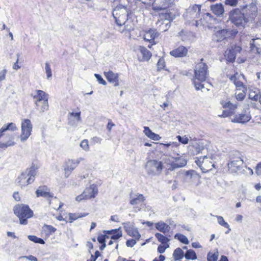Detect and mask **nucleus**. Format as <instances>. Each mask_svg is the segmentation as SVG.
<instances>
[{
  "label": "nucleus",
  "instance_id": "1",
  "mask_svg": "<svg viewBox=\"0 0 261 261\" xmlns=\"http://www.w3.org/2000/svg\"><path fill=\"white\" fill-rule=\"evenodd\" d=\"M129 11V10L122 5L117 6L113 10V16L117 24L119 26H124V29L121 31L122 32L125 30L130 31L133 29L131 24L128 23H126Z\"/></svg>",
  "mask_w": 261,
  "mask_h": 261
},
{
  "label": "nucleus",
  "instance_id": "2",
  "mask_svg": "<svg viewBox=\"0 0 261 261\" xmlns=\"http://www.w3.org/2000/svg\"><path fill=\"white\" fill-rule=\"evenodd\" d=\"M195 76L193 82L196 90L204 88L202 83L206 80L208 75L207 67L206 64L200 62L198 63L195 69Z\"/></svg>",
  "mask_w": 261,
  "mask_h": 261
},
{
  "label": "nucleus",
  "instance_id": "3",
  "mask_svg": "<svg viewBox=\"0 0 261 261\" xmlns=\"http://www.w3.org/2000/svg\"><path fill=\"white\" fill-rule=\"evenodd\" d=\"M228 20L239 28H244L248 23L244 13L239 9H234L229 12Z\"/></svg>",
  "mask_w": 261,
  "mask_h": 261
},
{
  "label": "nucleus",
  "instance_id": "4",
  "mask_svg": "<svg viewBox=\"0 0 261 261\" xmlns=\"http://www.w3.org/2000/svg\"><path fill=\"white\" fill-rule=\"evenodd\" d=\"M14 213L19 219V223L22 225L28 223V219L33 216V211L27 205L17 204L14 207Z\"/></svg>",
  "mask_w": 261,
  "mask_h": 261
},
{
  "label": "nucleus",
  "instance_id": "5",
  "mask_svg": "<svg viewBox=\"0 0 261 261\" xmlns=\"http://www.w3.org/2000/svg\"><path fill=\"white\" fill-rule=\"evenodd\" d=\"M36 174V171L34 168L26 170L18 177V185L23 188L31 184L34 180Z\"/></svg>",
  "mask_w": 261,
  "mask_h": 261
},
{
  "label": "nucleus",
  "instance_id": "6",
  "mask_svg": "<svg viewBox=\"0 0 261 261\" xmlns=\"http://www.w3.org/2000/svg\"><path fill=\"white\" fill-rule=\"evenodd\" d=\"M195 163L203 172H207L212 170L214 167L212 155H206L197 158Z\"/></svg>",
  "mask_w": 261,
  "mask_h": 261
},
{
  "label": "nucleus",
  "instance_id": "7",
  "mask_svg": "<svg viewBox=\"0 0 261 261\" xmlns=\"http://www.w3.org/2000/svg\"><path fill=\"white\" fill-rule=\"evenodd\" d=\"M145 198L141 194H130L129 203L134 206V212H138L144 208Z\"/></svg>",
  "mask_w": 261,
  "mask_h": 261
},
{
  "label": "nucleus",
  "instance_id": "8",
  "mask_svg": "<svg viewBox=\"0 0 261 261\" xmlns=\"http://www.w3.org/2000/svg\"><path fill=\"white\" fill-rule=\"evenodd\" d=\"M145 169L149 175H158L163 169L162 162L155 160H149L146 164Z\"/></svg>",
  "mask_w": 261,
  "mask_h": 261
},
{
  "label": "nucleus",
  "instance_id": "9",
  "mask_svg": "<svg viewBox=\"0 0 261 261\" xmlns=\"http://www.w3.org/2000/svg\"><path fill=\"white\" fill-rule=\"evenodd\" d=\"M244 163V161L239 152L236 153V156L231 158L227 163L229 171L231 173H236L240 170Z\"/></svg>",
  "mask_w": 261,
  "mask_h": 261
},
{
  "label": "nucleus",
  "instance_id": "10",
  "mask_svg": "<svg viewBox=\"0 0 261 261\" xmlns=\"http://www.w3.org/2000/svg\"><path fill=\"white\" fill-rule=\"evenodd\" d=\"M159 17L158 24H159L160 30L165 32L169 28L170 21L173 19V15L169 13H162L160 14Z\"/></svg>",
  "mask_w": 261,
  "mask_h": 261
},
{
  "label": "nucleus",
  "instance_id": "11",
  "mask_svg": "<svg viewBox=\"0 0 261 261\" xmlns=\"http://www.w3.org/2000/svg\"><path fill=\"white\" fill-rule=\"evenodd\" d=\"M21 133L20 136L21 141L24 142L27 140L31 134L33 125L31 120L25 119L22 120L21 125Z\"/></svg>",
  "mask_w": 261,
  "mask_h": 261
},
{
  "label": "nucleus",
  "instance_id": "12",
  "mask_svg": "<svg viewBox=\"0 0 261 261\" xmlns=\"http://www.w3.org/2000/svg\"><path fill=\"white\" fill-rule=\"evenodd\" d=\"M98 189L96 185L93 184L89 187L86 188L84 192L76 197V200L80 202L82 200H86L95 197L97 194Z\"/></svg>",
  "mask_w": 261,
  "mask_h": 261
},
{
  "label": "nucleus",
  "instance_id": "13",
  "mask_svg": "<svg viewBox=\"0 0 261 261\" xmlns=\"http://www.w3.org/2000/svg\"><path fill=\"white\" fill-rule=\"evenodd\" d=\"M242 11L244 13L246 18H248L247 22L252 21L257 16V8L256 6L252 3L249 5L243 6Z\"/></svg>",
  "mask_w": 261,
  "mask_h": 261
},
{
  "label": "nucleus",
  "instance_id": "14",
  "mask_svg": "<svg viewBox=\"0 0 261 261\" xmlns=\"http://www.w3.org/2000/svg\"><path fill=\"white\" fill-rule=\"evenodd\" d=\"M122 225L128 235L138 240L140 239L141 234L139 232L138 229L135 227L134 223L126 222L123 223Z\"/></svg>",
  "mask_w": 261,
  "mask_h": 261
},
{
  "label": "nucleus",
  "instance_id": "15",
  "mask_svg": "<svg viewBox=\"0 0 261 261\" xmlns=\"http://www.w3.org/2000/svg\"><path fill=\"white\" fill-rule=\"evenodd\" d=\"M84 160L82 158H80L75 160H69L66 164V167L64 168L65 176L68 177L71 172L78 166L80 163Z\"/></svg>",
  "mask_w": 261,
  "mask_h": 261
},
{
  "label": "nucleus",
  "instance_id": "16",
  "mask_svg": "<svg viewBox=\"0 0 261 261\" xmlns=\"http://www.w3.org/2000/svg\"><path fill=\"white\" fill-rule=\"evenodd\" d=\"M103 73L108 81L113 84L115 87H117L119 85V73H114L112 70L105 71Z\"/></svg>",
  "mask_w": 261,
  "mask_h": 261
},
{
  "label": "nucleus",
  "instance_id": "17",
  "mask_svg": "<svg viewBox=\"0 0 261 261\" xmlns=\"http://www.w3.org/2000/svg\"><path fill=\"white\" fill-rule=\"evenodd\" d=\"M251 115L249 112L245 111L244 113L237 114L234 116L231 121L234 123H245L251 119Z\"/></svg>",
  "mask_w": 261,
  "mask_h": 261
},
{
  "label": "nucleus",
  "instance_id": "18",
  "mask_svg": "<svg viewBox=\"0 0 261 261\" xmlns=\"http://www.w3.org/2000/svg\"><path fill=\"white\" fill-rule=\"evenodd\" d=\"M34 100V103L48 99V94L44 91L41 90H36L32 94Z\"/></svg>",
  "mask_w": 261,
  "mask_h": 261
},
{
  "label": "nucleus",
  "instance_id": "19",
  "mask_svg": "<svg viewBox=\"0 0 261 261\" xmlns=\"http://www.w3.org/2000/svg\"><path fill=\"white\" fill-rule=\"evenodd\" d=\"M242 79H244V76L238 73H236L229 77L230 80L233 82L236 87L239 88V90H241V88H242L243 89H246L242 81L241 80Z\"/></svg>",
  "mask_w": 261,
  "mask_h": 261
},
{
  "label": "nucleus",
  "instance_id": "20",
  "mask_svg": "<svg viewBox=\"0 0 261 261\" xmlns=\"http://www.w3.org/2000/svg\"><path fill=\"white\" fill-rule=\"evenodd\" d=\"M186 180L191 182H195L200 180V176L194 170L187 171L185 173Z\"/></svg>",
  "mask_w": 261,
  "mask_h": 261
},
{
  "label": "nucleus",
  "instance_id": "21",
  "mask_svg": "<svg viewBox=\"0 0 261 261\" xmlns=\"http://www.w3.org/2000/svg\"><path fill=\"white\" fill-rule=\"evenodd\" d=\"M188 49L183 46H180L177 48L170 51L171 56L175 57H183L186 56L188 54Z\"/></svg>",
  "mask_w": 261,
  "mask_h": 261
},
{
  "label": "nucleus",
  "instance_id": "22",
  "mask_svg": "<svg viewBox=\"0 0 261 261\" xmlns=\"http://www.w3.org/2000/svg\"><path fill=\"white\" fill-rule=\"evenodd\" d=\"M201 7V5L196 4L189 7L188 11L190 14L191 18L195 19L199 17Z\"/></svg>",
  "mask_w": 261,
  "mask_h": 261
},
{
  "label": "nucleus",
  "instance_id": "23",
  "mask_svg": "<svg viewBox=\"0 0 261 261\" xmlns=\"http://www.w3.org/2000/svg\"><path fill=\"white\" fill-rule=\"evenodd\" d=\"M174 164H172V169L184 167L187 165V161L182 156H179L173 158Z\"/></svg>",
  "mask_w": 261,
  "mask_h": 261
},
{
  "label": "nucleus",
  "instance_id": "24",
  "mask_svg": "<svg viewBox=\"0 0 261 261\" xmlns=\"http://www.w3.org/2000/svg\"><path fill=\"white\" fill-rule=\"evenodd\" d=\"M158 35L159 33L155 30L150 29L148 31L145 32L144 35V39L147 41L154 43V40Z\"/></svg>",
  "mask_w": 261,
  "mask_h": 261
},
{
  "label": "nucleus",
  "instance_id": "25",
  "mask_svg": "<svg viewBox=\"0 0 261 261\" xmlns=\"http://www.w3.org/2000/svg\"><path fill=\"white\" fill-rule=\"evenodd\" d=\"M210 9L212 12L217 16H221L224 13L223 5L221 3L211 5Z\"/></svg>",
  "mask_w": 261,
  "mask_h": 261
},
{
  "label": "nucleus",
  "instance_id": "26",
  "mask_svg": "<svg viewBox=\"0 0 261 261\" xmlns=\"http://www.w3.org/2000/svg\"><path fill=\"white\" fill-rule=\"evenodd\" d=\"M37 197H43L45 198H53V194L49 192V190L46 187H39L36 191Z\"/></svg>",
  "mask_w": 261,
  "mask_h": 261
},
{
  "label": "nucleus",
  "instance_id": "27",
  "mask_svg": "<svg viewBox=\"0 0 261 261\" xmlns=\"http://www.w3.org/2000/svg\"><path fill=\"white\" fill-rule=\"evenodd\" d=\"M201 23L203 25L211 24L214 23L216 21V18L210 13H204L201 19Z\"/></svg>",
  "mask_w": 261,
  "mask_h": 261
},
{
  "label": "nucleus",
  "instance_id": "28",
  "mask_svg": "<svg viewBox=\"0 0 261 261\" xmlns=\"http://www.w3.org/2000/svg\"><path fill=\"white\" fill-rule=\"evenodd\" d=\"M250 48L253 51L260 53L261 51V39H253L250 42Z\"/></svg>",
  "mask_w": 261,
  "mask_h": 261
},
{
  "label": "nucleus",
  "instance_id": "29",
  "mask_svg": "<svg viewBox=\"0 0 261 261\" xmlns=\"http://www.w3.org/2000/svg\"><path fill=\"white\" fill-rule=\"evenodd\" d=\"M155 226L156 229L164 233L168 232L170 229V226L163 221L156 223Z\"/></svg>",
  "mask_w": 261,
  "mask_h": 261
},
{
  "label": "nucleus",
  "instance_id": "30",
  "mask_svg": "<svg viewBox=\"0 0 261 261\" xmlns=\"http://www.w3.org/2000/svg\"><path fill=\"white\" fill-rule=\"evenodd\" d=\"M227 31L225 29L220 30L216 32L214 35V39L217 41H221L228 38L227 35Z\"/></svg>",
  "mask_w": 261,
  "mask_h": 261
},
{
  "label": "nucleus",
  "instance_id": "31",
  "mask_svg": "<svg viewBox=\"0 0 261 261\" xmlns=\"http://www.w3.org/2000/svg\"><path fill=\"white\" fill-rule=\"evenodd\" d=\"M48 99L35 103L37 109L40 112H44L48 109Z\"/></svg>",
  "mask_w": 261,
  "mask_h": 261
},
{
  "label": "nucleus",
  "instance_id": "32",
  "mask_svg": "<svg viewBox=\"0 0 261 261\" xmlns=\"http://www.w3.org/2000/svg\"><path fill=\"white\" fill-rule=\"evenodd\" d=\"M6 139L8 140L4 142L0 140V148L5 149L9 146H13L15 144L13 141V137L12 136L8 135L5 137Z\"/></svg>",
  "mask_w": 261,
  "mask_h": 261
},
{
  "label": "nucleus",
  "instance_id": "33",
  "mask_svg": "<svg viewBox=\"0 0 261 261\" xmlns=\"http://www.w3.org/2000/svg\"><path fill=\"white\" fill-rule=\"evenodd\" d=\"M17 129L15 124L13 123H10L7 125H4L0 129V139L4 136V133L7 130H11L12 131Z\"/></svg>",
  "mask_w": 261,
  "mask_h": 261
},
{
  "label": "nucleus",
  "instance_id": "34",
  "mask_svg": "<svg viewBox=\"0 0 261 261\" xmlns=\"http://www.w3.org/2000/svg\"><path fill=\"white\" fill-rule=\"evenodd\" d=\"M173 2V0H165L161 6H158L153 5L152 9L154 10H165L170 6Z\"/></svg>",
  "mask_w": 261,
  "mask_h": 261
},
{
  "label": "nucleus",
  "instance_id": "35",
  "mask_svg": "<svg viewBox=\"0 0 261 261\" xmlns=\"http://www.w3.org/2000/svg\"><path fill=\"white\" fill-rule=\"evenodd\" d=\"M139 49L141 53L144 60L148 61L150 59L152 56L151 53L145 47L140 46Z\"/></svg>",
  "mask_w": 261,
  "mask_h": 261
},
{
  "label": "nucleus",
  "instance_id": "36",
  "mask_svg": "<svg viewBox=\"0 0 261 261\" xmlns=\"http://www.w3.org/2000/svg\"><path fill=\"white\" fill-rule=\"evenodd\" d=\"M184 256V253L181 248H177L174 251L173 253V257L175 260L182 259Z\"/></svg>",
  "mask_w": 261,
  "mask_h": 261
},
{
  "label": "nucleus",
  "instance_id": "37",
  "mask_svg": "<svg viewBox=\"0 0 261 261\" xmlns=\"http://www.w3.org/2000/svg\"><path fill=\"white\" fill-rule=\"evenodd\" d=\"M225 57L228 61L232 62L234 61L236 55V53L233 51V50H231L230 49H227L225 51Z\"/></svg>",
  "mask_w": 261,
  "mask_h": 261
},
{
  "label": "nucleus",
  "instance_id": "38",
  "mask_svg": "<svg viewBox=\"0 0 261 261\" xmlns=\"http://www.w3.org/2000/svg\"><path fill=\"white\" fill-rule=\"evenodd\" d=\"M260 93L259 90L257 89H251L250 90L249 93V97L250 99L255 101L258 100L259 97V94Z\"/></svg>",
  "mask_w": 261,
  "mask_h": 261
},
{
  "label": "nucleus",
  "instance_id": "39",
  "mask_svg": "<svg viewBox=\"0 0 261 261\" xmlns=\"http://www.w3.org/2000/svg\"><path fill=\"white\" fill-rule=\"evenodd\" d=\"M173 158H174V156H168L166 155H165V156H164L163 158V160L164 161V163L169 166L168 169L170 170H174L172 169V164H174Z\"/></svg>",
  "mask_w": 261,
  "mask_h": 261
},
{
  "label": "nucleus",
  "instance_id": "40",
  "mask_svg": "<svg viewBox=\"0 0 261 261\" xmlns=\"http://www.w3.org/2000/svg\"><path fill=\"white\" fill-rule=\"evenodd\" d=\"M219 256L218 251L217 250L214 252H209L207 255V261H217Z\"/></svg>",
  "mask_w": 261,
  "mask_h": 261
},
{
  "label": "nucleus",
  "instance_id": "41",
  "mask_svg": "<svg viewBox=\"0 0 261 261\" xmlns=\"http://www.w3.org/2000/svg\"><path fill=\"white\" fill-rule=\"evenodd\" d=\"M185 256L187 259L194 260L197 258V255L195 252L193 250H188L186 254H185Z\"/></svg>",
  "mask_w": 261,
  "mask_h": 261
},
{
  "label": "nucleus",
  "instance_id": "42",
  "mask_svg": "<svg viewBox=\"0 0 261 261\" xmlns=\"http://www.w3.org/2000/svg\"><path fill=\"white\" fill-rule=\"evenodd\" d=\"M155 236L158 241L163 244H168L167 243L169 241V240L167 237H165L161 233H156Z\"/></svg>",
  "mask_w": 261,
  "mask_h": 261
},
{
  "label": "nucleus",
  "instance_id": "43",
  "mask_svg": "<svg viewBox=\"0 0 261 261\" xmlns=\"http://www.w3.org/2000/svg\"><path fill=\"white\" fill-rule=\"evenodd\" d=\"M174 238L185 244H188L189 243L188 238L184 234L177 233L175 235Z\"/></svg>",
  "mask_w": 261,
  "mask_h": 261
},
{
  "label": "nucleus",
  "instance_id": "44",
  "mask_svg": "<svg viewBox=\"0 0 261 261\" xmlns=\"http://www.w3.org/2000/svg\"><path fill=\"white\" fill-rule=\"evenodd\" d=\"M217 218L218 219V222L220 225L224 226L225 228H228V230L226 232V233H228L229 231L231 230L229 224L227 222H225L222 216H217Z\"/></svg>",
  "mask_w": 261,
  "mask_h": 261
},
{
  "label": "nucleus",
  "instance_id": "45",
  "mask_svg": "<svg viewBox=\"0 0 261 261\" xmlns=\"http://www.w3.org/2000/svg\"><path fill=\"white\" fill-rule=\"evenodd\" d=\"M28 239L36 243H39L41 244H44L45 243V242L43 240H42L41 238H38L36 236H33V235H29L28 236Z\"/></svg>",
  "mask_w": 261,
  "mask_h": 261
},
{
  "label": "nucleus",
  "instance_id": "46",
  "mask_svg": "<svg viewBox=\"0 0 261 261\" xmlns=\"http://www.w3.org/2000/svg\"><path fill=\"white\" fill-rule=\"evenodd\" d=\"M45 70L46 73L47 79H50L52 77V72L50 66L48 62L45 63Z\"/></svg>",
  "mask_w": 261,
  "mask_h": 261
},
{
  "label": "nucleus",
  "instance_id": "47",
  "mask_svg": "<svg viewBox=\"0 0 261 261\" xmlns=\"http://www.w3.org/2000/svg\"><path fill=\"white\" fill-rule=\"evenodd\" d=\"M245 90V89H243L242 91L239 92V93L237 92H236V97L238 100L242 101L244 99L246 95Z\"/></svg>",
  "mask_w": 261,
  "mask_h": 261
},
{
  "label": "nucleus",
  "instance_id": "48",
  "mask_svg": "<svg viewBox=\"0 0 261 261\" xmlns=\"http://www.w3.org/2000/svg\"><path fill=\"white\" fill-rule=\"evenodd\" d=\"M157 67L159 70L163 69L165 67V62L163 58L159 60L157 63Z\"/></svg>",
  "mask_w": 261,
  "mask_h": 261
},
{
  "label": "nucleus",
  "instance_id": "49",
  "mask_svg": "<svg viewBox=\"0 0 261 261\" xmlns=\"http://www.w3.org/2000/svg\"><path fill=\"white\" fill-rule=\"evenodd\" d=\"M80 146L84 149L85 151H88L89 147L88 145V142L87 140H83L80 143Z\"/></svg>",
  "mask_w": 261,
  "mask_h": 261
},
{
  "label": "nucleus",
  "instance_id": "50",
  "mask_svg": "<svg viewBox=\"0 0 261 261\" xmlns=\"http://www.w3.org/2000/svg\"><path fill=\"white\" fill-rule=\"evenodd\" d=\"M177 138L178 141L181 143L182 144H187L188 143L189 139L186 136H184L183 137H181L180 136H177Z\"/></svg>",
  "mask_w": 261,
  "mask_h": 261
},
{
  "label": "nucleus",
  "instance_id": "51",
  "mask_svg": "<svg viewBox=\"0 0 261 261\" xmlns=\"http://www.w3.org/2000/svg\"><path fill=\"white\" fill-rule=\"evenodd\" d=\"M226 30L227 31V37L234 36L238 33V32L237 30H234V29H233V30L226 29Z\"/></svg>",
  "mask_w": 261,
  "mask_h": 261
},
{
  "label": "nucleus",
  "instance_id": "52",
  "mask_svg": "<svg viewBox=\"0 0 261 261\" xmlns=\"http://www.w3.org/2000/svg\"><path fill=\"white\" fill-rule=\"evenodd\" d=\"M95 77L96 78L98 83L103 85H106V82L102 79L100 75L95 73L94 74Z\"/></svg>",
  "mask_w": 261,
  "mask_h": 261
},
{
  "label": "nucleus",
  "instance_id": "53",
  "mask_svg": "<svg viewBox=\"0 0 261 261\" xmlns=\"http://www.w3.org/2000/svg\"><path fill=\"white\" fill-rule=\"evenodd\" d=\"M122 236V231L119 230V231H118L117 232L114 233L112 234L111 238L112 240H118V239H119L120 238H121Z\"/></svg>",
  "mask_w": 261,
  "mask_h": 261
},
{
  "label": "nucleus",
  "instance_id": "54",
  "mask_svg": "<svg viewBox=\"0 0 261 261\" xmlns=\"http://www.w3.org/2000/svg\"><path fill=\"white\" fill-rule=\"evenodd\" d=\"M144 133L147 136L148 138H150L152 134L153 133L151 130L147 126L144 127Z\"/></svg>",
  "mask_w": 261,
  "mask_h": 261
},
{
  "label": "nucleus",
  "instance_id": "55",
  "mask_svg": "<svg viewBox=\"0 0 261 261\" xmlns=\"http://www.w3.org/2000/svg\"><path fill=\"white\" fill-rule=\"evenodd\" d=\"M169 247L168 244H164L163 245H159L158 248V250L159 253H164L165 250Z\"/></svg>",
  "mask_w": 261,
  "mask_h": 261
},
{
  "label": "nucleus",
  "instance_id": "56",
  "mask_svg": "<svg viewBox=\"0 0 261 261\" xmlns=\"http://www.w3.org/2000/svg\"><path fill=\"white\" fill-rule=\"evenodd\" d=\"M233 114V112L229 110H224L223 111L222 115H219L220 117H226Z\"/></svg>",
  "mask_w": 261,
  "mask_h": 261
},
{
  "label": "nucleus",
  "instance_id": "57",
  "mask_svg": "<svg viewBox=\"0 0 261 261\" xmlns=\"http://www.w3.org/2000/svg\"><path fill=\"white\" fill-rule=\"evenodd\" d=\"M109 237L107 235H100L97 237V241L100 244L105 243V241L107 239H109Z\"/></svg>",
  "mask_w": 261,
  "mask_h": 261
},
{
  "label": "nucleus",
  "instance_id": "58",
  "mask_svg": "<svg viewBox=\"0 0 261 261\" xmlns=\"http://www.w3.org/2000/svg\"><path fill=\"white\" fill-rule=\"evenodd\" d=\"M159 145L161 146H164L167 147H168L169 146H172V147H177L178 144L175 142H170V143H166V144L161 143L159 144Z\"/></svg>",
  "mask_w": 261,
  "mask_h": 261
},
{
  "label": "nucleus",
  "instance_id": "59",
  "mask_svg": "<svg viewBox=\"0 0 261 261\" xmlns=\"http://www.w3.org/2000/svg\"><path fill=\"white\" fill-rule=\"evenodd\" d=\"M7 73V70L5 69H4L0 71V82H2L5 79Z\"/></svg>",
  "mask_w": 261,
  "mask_h": 261
},
{
  "label": "nucleus",
  "instance_id": "60",
  "mask_svg": "<svg viewBox=\"0 0 261 261\" xmlns=\"http://www.w3.org/2000/svg\"><path fill=\"white\" fill-rule=\"evenodd\" d=\"M136 243H137V242H136V240L130 239V240H128L126 241V245L127 247H132L136 244Z\"/></svg>",
  "mask_w": 261,
  "mask_h": 261
},
{
  "label": "nucleus",
  "instance_id": "61",
  "mask_svg": "<svg viewBox=\"0 0 261 261\" xmlns=\"http://www.w3.org/2000/svg\"><path fill=\"white\" fill-rule=\"evenodd\" d=\"M238 0H225V4L231 6H236Z\"/></svg>",
  "mask_w": 261,
  "mask_h": 261
},
{
  "label": "nucleus",
  "instance_id": "62",
  "mask_svg": "<svg viewBox=\"0 0 261 261\" xmlns=\"http://www.w3.org/2000/svg\"><path fill=\"white\" fill-rule=\"evenodd\" d=\"M230 49L233 50V51L236 53V55H237V53H240L242 50V48L240 46L234 45L232 46Z\"/></svg>",
  "mask_w": 261,
  "mask_h": 261
},
{
  "label": "nucleus",
  "instance_id": "63",
  "mask_svg": "<svg viewBox=\"0 0 261 261\" xmlns=\"http://www.w3.org/2000/svg\"><path fill=\"white\" fill-rule=\"evenodd\" d=\"M229 109V111H232L233 112V113H234V111L237 109V105H236V104H233L232 103H231L230 101H229V103L228 104V106L227 107Z\"/></svg>",
  "mask_w": 261,
  "mask_h": 261
},
{
  "label": "nucleus",
  "instance_id": "64",
  "mask_svg": "<svg viewBox=\"0 0 261 261\" xmlns=\"http://www.w3.org/2000/svg\"><path fill=\"white\" fill-rule=\"evenodd\" d=\"M255 172L258 175H261V162L257 164L256 166Z\"/></svg>",
  "mask_w": 261,
  "mask_h": 261
}]
</instances>
